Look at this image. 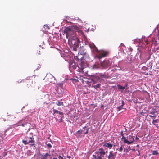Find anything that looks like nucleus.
I'll return each mask as SVG.
<instances>
[{"label":"nucleus","mask_w":159,"mask_h":159,"mask_svg":"<svg viewBox=\"0 0 159 159\" xmlns=\"http://www.w3.org/2000/svg\"><path fill=\"white\" fill-rule=\"evenodd\" d=\"M115 144H114V143H112V141L111 142V143L110 142H109L108 143H104L103 145V147H107L109 149H111L113 146L115 147Z\"/></svg>","instance_id":"obj_8"},{"label":"nucleus","mask_w":159,"mask_h":159,"mask_svg":"<svg viewBox=\"0 0 159 159\" xmlns=\"http://www.w3.org/2000/svg\"><path fill=\"white\" fill-rule=\"evenodd\" d=\"M44 28H45V29H49V28L48 27V25H44Z\"/></svg>","instance_id":"obj_40"},{"label":"nucleus","mask_w":159,"mask_h":159,"mask_svg":"<svg viewBox=\"0 0 159 159\" xmlns=\"http://www.w3.org/2000/svg\"><path fill=\"white\" fill-rule=\"evenodd\" d=\"M159 49V48H157L156 49L157 50H158Z\"/></svg>","instance_id":"obj_53"},{"label":"nucleus","mask_w":159,"mask_h":159,"mask_svg":"<svg viewBox=\"0 0 159 159\" xmlns=\"http://www.w3.org/2000/svg\"><path fill=\"white\" fill-rule=\"evenodd\" d=\"M157 29L158 30V33H159V24H158L157 26Z\"/></svg>","instance_id":"obj_45"},{"label":"nucleus","mask_w":159,"mask_h":159,"mask_svg":"<svg viewBox=\"0 0 159 159\" xmlns=\"http://www.w3.org/2000/svg\"><path fill=\"white\" fill-rule=\"evenodd\" d=\"M95 154L98 155L99 154H100L99 156H101V157H103L104 155H105L106 152L104 150V149L102 148H99L95 152Z\"/></svg>","instance_id":"obj_7"},{"label":"nucleus","mask_w":159,"mask_h":159,"mask_svg":"<svg viewBox=\"0 0 159 159\" xmlns=\"http://www.w3.org/2000/svg\"><path fill=\"white\" fill-rule=\"evenodd\" d=\"M34 141L32 139V138L30 137V143H32L30 144V147L31 146H33L34 147H35L34 146Z\"/></svg>","instance_id":"obj_24"},{"label":"nucleus","mask_w":159,"mask_h":159,"mask_svg":"<svg viewBox=\"0 0 159 159\" xmlns=\"http://www.w3.org/2000/svg\"><path fill=\"white\" fill-rule=\"evenodd\" d=\"M128 139L129 140L128 141H128L129 143L127 142H124V143H126L128 144H130L132 143H133V142L134 141V138H133V136L131 135H129L128 138Z\"/></svg>","instance_id":"obj_15"},{"label":"nucleus","mask_w":159,"mask_h":159,"mask_svg":"<svg viewBox=\"0 0 159 159\" xmlns=\"http://www.w3.org/2000/svg\"><path fill=\"white\" fill-rule=\"evenodd\" d=\"M108 159H115L116 156V152L113 153V152L111 151L109 152L108 155H107Z\"/></svg>","instance_id":"obj_9"},{"label":"nucleus","mask_w":159,"mask_h":159,"mask_svg":"<svg viewBox=\"0 0 159 159\" xmlns=\"http://www.w3.org/2000/svg\"><path fill=\"white\" fill-rule=\"evenodd\" d=\"M125 151L126 152H128V149H127L125 148L124 149V151Z\"/></svg>","instance_id":"obj_44"},{"label":"nucleus","mask_w":159,"mask_h":159,"mask_svg":"<svg viewBox=\"0 0 159 159\" xmlns=\"http://www.w3.org/2000/svg\"><path fill=\"white\" fill-rule=\"evenodd\" d=\"M92 81H93V79H91L90 80H89V81H86V83L88 84L89 85L88 86L90 87V86H91L90 84H90L91 83Z\"/></svg>","instance_id":"obj_22"},{"label":"nucleus","mask_w":159,"mask_h":159,"mask_svg":"<svg viewBox=\"0 0 159 159\" xmlns=\"http://www.w3.org/2000/svg\"><path fill=\"white\" fill-rule=\"evenodd\" d=\"M86 65L85 62L84 61H81L80 63H79V65H78V67L81 70H83L86 67Z\"/></svg>","instance_id":"obj_14"},{"label":"nucleus","mask_w":159,"mask_h":159,"mask_svg":"<svg viewBox=\"0 0 159 159\" xmlns=\"http://www.w3.org/2000/svg\"><path fill=\"white\" fill-rule=\"evenodd\" d=\"M37 53H38V54H40V51H39V52H37Z\"/></svg>","instance_id":"obj_50"},{"label":"nucleus","mask_w":159,"mask_h":159,"mask_svg":"<svg viewBox=\"0 0 159 159\" xmlns=\"http://www.w3.org/2000/svg\"><path fill=\"white\" fill-rule=\"evenodd\" d=\"M138 139H139V138H138V137H136V138H135V140H138Z\"/></svg>","instance_id":"obj_48"},{"label":"nucleus","mask_w":159,"mask_h":159,"mask_svg":"<svg viewBox=\"0 0 159 159\" xmlns=\"http://www.w3.org/2000/svg\"><path fill=\"white\" fill-rule=\"evenodd\" d=\"M59 159H63V157L60 155H59L58 157Z\"/></svg>","instance_id":"obj_41"},{"label":"nucleus","mask_w":159,"mask_h":159,"mask_svg":"<svg viewBox=\"0 0 159 159\" xmlns=\"http://www.w3.org/2000/svg\"><path fill=\"white\" fill-rule=\"evenodd\" d=\"M159 154L158 152L157 151L154 150L152 151V154L153 155H157Z\"/></svg>","instance_id":"obj_28"},{"label":"nucleus","mask_w":159,"mask_h":159,"mask_svg":"<svg viewBox=\"0 0 159 159\" xmlns=\"http://www.w3.org/2000/svg\"><path fill=\"white\" fill-rule=\"evenodd\" d=\"M57 105L58 106H62L63 105V102H60L59 101H58V103Z\"/></svg>","instance_id":"obj_29"},{"label":"nucleus","mask_w":159,"mask_h":159,"mask_svg":"<svg viewBox=\"0 0 159 159\" xmlns=\"http://www.w3.org/2000/svg\"><path fill=\"white\" fill-rule=\"evenodd\" d=\"M41 159H52V157L50 153H47L45 154H41Z\"/></svg>","instance_id":"obj_10"},{"label":"nucleus","mask_w":159,"mask_h":159,"mask_svg":"<svg viewBox=\"0 0 159 159\" xmlns=\"http://www.w3.org/2000/svg\"><path fill=\"white\" fill-rule=\"evenodd\" d=\"M90 49V46L85 45L80 47L79 53L83 55L87 54V52Z\"/></svg>","instance_id":"obj_2"},{"label":"nucleus","mask_w":159,"mask_h":159,"mask_svg":"<svg viewBox=\"0 0 159 159\" xmlns=\"http://www.w3.org/2000/svg\"><path fill=\"white\" fill-rule=\"evenodd\" d=\"M124 105V102L123 100L122 101H121V105H120V106L118 107H117V111H119L122 109H123V107Z\"/></svg>","instance_id":"obj_19"},{"label":"nucleus","mask_w":159,"mask_h":159,"mask_svg":"<svg viewBox=\"0 0 159 159\" xmlns=\"http://www.w3.org/2000/svg\"><path fill=\"white\" fill-rule=\"evenodd\" d=\"M100 85H101V84H97L96 85L93 86V87H94L95 89H97L98 88H99L100 87Z\"/></svg>","instance_id":"obj_30"},{"label":"nucleus","mask_w":159,"mask_h":159,"mask_svg":"<svg viewBox=\"0 0 159 159\" xmlns=\"http://www.w3.org/2000/svg\"><path fill=\"white\" fill-rule=\"evenodd\" d=\"M53 115L54 116H57V115L58 116V114H59L62 116V118H64V114L62 112L58 111L56 109H53Z\"/></svg>","instance_id":"obj_12"},{"label":"nucleus","mask_w":159,"mask_h":159,"mask_svg":"<svg viewBox=\"0 0 159 159\" xmlns=\"http://www.w3.org/2000/svg\"><path fill=\"white\" fill-rule=\"evenodd\" d=\"M13 130L12 128H8L5 130L4 134L5 136H7L6 137L12 135H13Z\"/></svg>","instance_id":"obj_6"},{"label":"nucleus","mask_w":159,"mask_h":159,"mask_svg":"<svg viewBox=\"0 0 159 159\" xmlns=\"http://www.w3.org/2000/svg\"><path fill=\"white\" fill-rule=\"evenodd\" d=\"M148 114L146 112L142 111L139 114V120L141 121H144L146 120L147 117L148 116Z\"/></svg>","instance_id":"obj_5"},{"label":"nucleus","mask_w":159,"mask_h":159,"mask_svg":"<svg viewBox=\"0 0 159 159\" xmlns=\"http://www.w3.org/2000/svg\"><path fill=\"white\" fill-rule=\"evenodd\" d=\"M56 120H57L58 119L57 118H56Z\"/></svg>","instance_id":"obj_54"},{"label":"nucleus","mask_w":159,"mask_h":159,"mask_svg":"<svg viewBox=\"0 0 159 159\" xmlns=\"http://www.w3.org/2000/svg\"><path fill=\"white\" fill-rule=\"evenodd\" d=\"M82 131V133L84 134H86L88 133V129L87 128L86 126L84 127L82 129H81Z\"/></svg>","instance_id":"obj_18"},{"label":"nucleus","mask_w":159,"mask_h":159,"mask_svg":"<svg viewBox=\"0 0 159 159\" xmlns=\"http://www.w3.org/2000/svg\"><path fill=\"white\" fill-rule=\"evenodd\" d=\"M78 133L79 134H82V131H81V130H78L76 132V134Z\"/></svg>","instance_id":"obj_35"},{"label":"nucleus","mask_w":159,"mask_h":159,"mask_svg":"<svg viewBox=\"0 0 159 159\" xmlns=\"http://www.w3.org/2000/svg\"><path fill=\"white\" fill-rule=\"evenodd\" d=\"M131 60L130 56H128L126 59V61L127 62L129 63L131 61Z\"/></svg>","instance_id":"obj_27"},{"label":"nucleus","mask_w":159,"mask_h":159,"mask_svg":"<svg viewBox=\"0 0 159 159\" xmlns=\"http://www.w3.org/2000/svg\"><path fill=\"white\" fill-rule=\"evenodd\" d=\"M46 145L48 148H50L52 147L50 143L47 144Z\"/></svg>","instance_id":"obj_36"},{"label":"nucleus","mask_w":159,"mask_h":159,"mask_svg":"<svg viewBox=\"0 0 159 159\" xmlns=\"http://www.w3.org/2000/svg\"><path fill=\"white\" fill-rule=\"evenodd\" d=\"M112 61L111 59L104 60L101 63V65L103 69H107L110 67Z\"/></svg>","instance_id":"obj_3"},{"label":"nucleus","mask_w":159,"mask_h":159,"mask_svg":"<svg viewBox=\"0 0 159 159\" xmlns=\"http://www.w3.org/2000/svg\"><path fill=\"white\" fill-rule=\"evenodd\" d=\"M65 34H66V37L68 39H70L76 36V33L73 31V27H68L66 28L64 30Z\"/></svg>","instance_id":"obj_1"},{"label":"nucleus","mask_w":159,"mask_h":159,"mask_svg":"<svg viewBox=\"0 0 159 159\" xmlns=\"http://www.w3.org/2000/svg\"><path fill=\"white\" fill-rule=\"evenodd\" d=\"M53 159H57V158H56V157H54L53 158Z\"/></svg>","instance_id":"obj_51"},{"label":"nucleus","mask_w":159,"mask_h":159,"mask_svg":"<svg viewBox=\"0 0 159 159\" xmlns=\"http://www.w3.org/2000/svg\"><path fill=\"white\" fill-rule=\"evenodd\" d=\"M89 45L90 46V49L91 48L92 51L94 52H98V50L97 49V47L94 44L92 45L89 44Z\"/></svg>","instance_id":"obj_16"},{"label":"nucleus","mask_w":159,"mask_h":159,"mask_svg":"<svg viewBox=\"0 0 159 159\" xmlns=\"http://www.w3.org/2000/svg\"><path fill=\"white\" fill-rule=\"evenodd\" d=\"M117 66V65H115V66Z\"/></svg>","instance_id":"obj_55"},{"label":"nucleus","mask_w":159,"mask_h":159,"mask_svg":"<svg viewBox=\"0 0 159 159\" xmlns=\"http://www.w3.org/2000/svg\"><path fill=\"white\" fill-rule=\"evenodd\" d=\"M78 32L79 34L82 35H84V32L82 30H79L78 31Z\"/></svg>","instance_id":"obj_33"},{"label":"nucleus","mask_w":159,"mask_h":159,"mask_svg":"<svg viewBox=\"0 0 159 159\" xmlns=\"http://www.w3.org/2000/svg\"><path fill=\"white\" fill-rule=\"evenodd\" d=\"M22 142L25 144H27L30 143V140L28 142L26 140H23Z\"/></svg>","instance_id":"obj_32"},{"label":"nucleus","mask_w":159,"mask_h":159,"mask_svg":"<svg viewBox=\"0 0 159 159\" xmlns=\"http://www.w3.org/2000/svg\"><path fill=\"white\" fill-rule=\"evenodd\" d=\"M156 118L157 117H155L154 119H153L152 122V124L154 125H155L157 128H158L159 126L157 123H159V119H157Z\"/></svg>","instance_id":"obj_13"},{"label":"nucleus","mask_w":159,"mask_h":159,"mask_svg":"<svg viewBox=\"0 0 159 159\" xmlns=\"http://www.w3.org/2000/svg\"><path fill=\"white\" fill-rule=\"evenodd\" d=\"M118 89H119L121 90V92H123V90L124 89V88L123 86H122L120 84H118L117 85Z\"/></svg>","instance_id":"obj_21"},{"label":"nucleus","mask_w":159,"mask_h":159,"mask_svg":"<svg viewBox=\"0 0 159 159\" xmlns=\"http://www.w3.org/2000/svg\"><path fill=\"white\" fill-rule=\"evenodd\" d=\"M84 91L83 92L84 94H87V93L85 92H84Z\"/></svg>","instance_id":"obj_49"},{"label":"nucleus","mask_w":159,"mask_h":159,"mask_svg":"<svg viewBox=\"0 0 159 159\" xmlns=\"http://www.w3.org/2000/svg\"><path fill=\"white\" fill-rule=\"evenodd\" d=\"M138 154L137 155L138 156H139L140 155V151L139 150H138Z\"/></svg>","instance_id":"obj_46"},{"label":"nucleus","mask_w":159,"mask_h":159,"mask_svg":"<svg viewBox=\"0 0 159 159\" xmlns=\"http://www.w3.org/2000/svg\"><path fill=\"white\" fill-rule=\"evenodd\" d=\"M58 85L59 86V87H61V88H62L63 86V84L61 83H59L58 84Z\"/></svg>","instance_id":"obj_37"},{"label":"nucleus","mask_w":159,"mask_h":159,"mask_svg":"<svg viewBox=\"0 0 159 159\" xmlns=\"http://www.w3.org/2000/svg\"><path fill=\"white\" fill-rule=\"evenodd\" d=\"M103 107V105H102L101 106V107Z\"/></svg>","instance_id":"obj_52"},{"label":"nucleus","mask_w":159,"mask_h":159,"mask_svg":"<svg viewBox=\"0 0 159 159\" xmlns=\"http://www.w3.org/2000/svg\"><path fill=\"white\" fill-rule=\"evenodd\" d=\"M117 66V65H115V66Z\"/></svg>","instance_id":"obj_57"},{"label":"nucleus","mask_w":159,"mask_h":159,"mask_svg":"<svg viewBox=\"0 0 159 159\" xmlns=\"http://www.w3.org/2000/svg\"><path fill=\"white\" fill-rule=\"evenodd\" d=\"M93 82V84H95L96 83V82L95 81H94V80H93V81H92Z\"/></svg>","instance_id":"obj_47"},{"label":"nucleus","mask_w":159,"mask_h":159,"mask_svg":"<svg viewBox=\"0 0 159 159\" xmlns=\"http://www.w3.org/2000/svg\"><path fill=\"white\" fill-rule=\"evenodd\" d=\"M107 54L108 52H101L96 56V57L99 59H100L102 57H106Z\"/></svg>","instance_id":"obj_11"},{"label":"nucleus","mask_w":159,"mask_h":159,"mask_svg":"<svg viewBox=\"0 0 159 159\" xmlns=\"http://www.w3.org/2000/svg\"><path fill=\"white\" fill-rule=\"evenodd\" d=\"M60 117L61 118V119H60V122H62V119L63 118H62V116H60Z\"/></svg>","instance_id":"obj_42"},{"label":"nucleus","mask_w":159,"mask_h":159,"mask_svg":"<svg viewBox=\"0 0 159 159\" xmlns=\"http://www.w3.org/2000/svg\"><path fill=\"white\" fill-rule=\"evenodd\" d=\"M128 86V84H127L126 83V84L124 86H123L124 87V89L126 88Z\"/></svg>","instance_id":"obj_43"},{"label":"nucleus","mask_w":159,"mask_h":159,"mask_svg":"<svg viewBox=\"0 0 159 159\" xmlns=\"http://www.w3.org/2000/svg\"><path fill=\"white\" fill-rule=\"evenodd\" d=\"M149 116L150 117H151L152 120L154 119L155 117H157L156 115L152 116L151 115H149Z\"/></svg>","instance_id":"obj_34"},{"label":"nucleus","mask_w":159,"mask_h":159,"mask_svg":"<svg viewBox=\"0 0 159 159\" xmlns=\"http://www.w3.org/2000/svg\"><path fill=\"white\" fill-rule=\"evenodd\" d=\"M79 47V44L78 45V46H77V45H75L73 46V49L75 51H76L78 49Z\"/></svg>","instance_id":"obj_26"},{"label":"nucleus","mask_w":159,"mask_h":159,"mask_svg":"<svg viewBox=\"0 0 159 159\" xmlns=\"http://www.w3.org/2000/svg\"><path fill=\"white\" fill-rule=\"evenodd\" d=\"M4 142L2 137L0 136V143L2 144Z\"/></svg>","instance_id":"obj_31"},{"label":"nucleus","mask_w":159,"mask_h":159,"mask_svg":"<svg viewBox=\"0 0 159 159\" xmlns=\"http://www.w3.org/2000/svg\"><path fill=\"white\" fill-rule=\"evenodd\" d=\"M93 157L95 159H102V158L101 157V156H99L98 155L97 156L96 155H93Z\"/></svg>","instance_id":"obj_25"},{"label":"nucleus","mask_w":159,"mask_h":159,"mask_svg":"<svg viewBox=\"0 0 159 159\" xmlns=\"http://www.w3.org/2000/svg\"><path fill=\"white\" fill-rule=\"evenodd\" d=\"M68 41L71 42V44L73 46L77 45V46H78V44H79L80 42L76 36L69 39Z\"/></svg>","instance_id":"obj_4"},{"label":"nucleus","mask_w":159,"mask_h":159,"mask_svg":"<svg viewBox=\"0 0 159 159\" xmlns=\"http://www.w3.org/2000/svg\"><path fill=\"white\" fill-rule=\"evenodd\" d=\"M92 81H93V79H91L90 80H89V81H86V83L88 84L89 85L88 86L90 87V86H91L90 84H90L91 83Z\"/></svg>","instance_id":"obj_23"},{"label":"nucleus","mask_w":159,"mask_h":159,"mask_svg":"<svg viewBox=\"0 0 159 159\" xmlns=\"http://www.w3.org/2000/svg\"><path fill=\"white\" fill-rule=\"evenodd\" d=\"M120 134L121 136H122V137L121 138V140L123 141L124 142H127L129 143L128 141V140L126 139V138L124 136V135L123 134V131H122L120 132Z\"/></svg>","instance_id":"obj_17"},{"label":"nucleus","mask_w":159,"mask_h":159,"mask_svg":"<svg viewBox=\"0 0 159 159\" xmlns=\"http://www.w3.org/2000/svg\"><path fill=\"white\" fill-rule=\"evenodd\" d=\"M156 112L155 111H152V112H150L149 113L150 114H152V115H155V113H156Z\"/></svg>","instance_id":"obj_38"},{"label":"nucleus","mask_w":159,"mask_h":159,"mask_svg":"<svg viewBox=\"0 0 159 159\" xmlns=\"http://www.w3.org/2000/svg\"><path fill=\"white\" fill-rule=\"evenodd\" d=\"M122 150H123L122 146L121 145L120 147V148L119 149V151L120 152H121L122 151Z\"/></svg>","instance_id":"obj_39"},{"label":"nucleus","mask_w":159,"mask_h":159,"mask_svg":"<svg viewBox=\"0 0 159 159\" xmlns=\"http://www.w3.org/2000/svg\"><path fill=\"white\" fill-rule=\"evenodd\" d=\"M117 66V65H115V66Z\"/></svg>","instance_id":"obj_56"},{"label":"nucleus","mask_w":159,"mask_h":159,"mask_svg":"<svg viewBox=\"0 0 159 159\" xmlns=\"http://www.w3.org/2000/svg\"><path fill=\"white\" fill-rule=\"evenodd\" d=\"M100 77V78L102 79H107L109 77L108 76H107L105 75V74H102L101 73L99 75Z\"/></svg>","instance_id":"obj_20"}]
</instances>
